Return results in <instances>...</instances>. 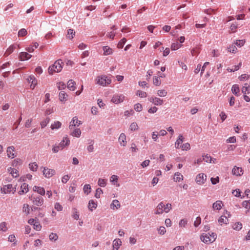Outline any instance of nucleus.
<instances>
[{
    "mask_svg": "<svg viewBox=\"0 0 250 250\" xmlns=\"http://www.w3.org/2000/svg\"><path fill=\"white\" fill-rule=\"evenodd\" d=\"M70 144V140L67 136L64 137L61 142L59 144H56L52 146V151L56 153L60 150H62L64 147Z\"/></svg>",
    "mask_w": 250,
    "mask_h": 250,
    "instance_id": "nucleus-1",
    "label": "nucleus"
},
{
    "mask_svg": "<svg viewBox=\"0 0 250 250\" xmlns=\"http://www.w3.org/2000/svg\"><path fill=\"white\" fill-rule=\"evenodd\" d=\"M171 204L169 203H165L163 202L160 203L156 207L154 214H162L164 212L168 213L171 209Z\"/></svg>",
    "mask_w": 250,
    "mask_h": 250,
    "instance_id": "nucleus-2",
    "label": "nucleus"
},
{
    "mask_svg": "<svg viewBox=\"0 0 250 250\" xmlns=\"http://www.w3.org/2000/svg\"><path fill=\"white\" fill-rule=\"evenodd\" d=\"M63 65V63L61 60H58L52 65L48 68V73L49 75H53L55 73L60 72Z\"/></svg>",
    "mask_w": 250,
    "mask_h": 250,
    "instance_id": "nucleus-3",
    "label": "nucleus"
},
{
    "mask_svg": "<svg viewBox=\"0 0 250 250\" xmlns=\"http://www.w3.org/2000/svg\"><path fill=\"white\" fill-rule=\"evenodd\" d=\"M217 235L215 233H203L201 236V240L205 243L209 244L213 243L216 240Z\"/></svg>",
    "mask_w": 250,
    "mask_h": 250,
    "instance_id": "nucleus-4",
    "label": "nucleus"
},
{
    "mask_svg": "<svg viewBox=\"0 0 250 250\" xmlns=\"http://www.w3.org/2000/svg\"><path fill=\"white\" fill-rule=\"evenodd\" d=\"M95 82L99 85L105 86L111 83V80L105 75H101L96 77Z\"/></svg>",
    "mask_w": 250,
    "mask_h": 250,
    "instance_id": "nucleus-5",
    "label": "nucleus"
},
{
    "mask_svg": "<svg viewBox=\"0 0 250 250\" xmlns=\"http://www.w3.org/2000/svg\"><path fill=\"white\" fill-rule=\"evenodd\" d=\"M125 96L122 94H116L112 97L111 101L115 104H119L123 102L125 100Z\"/></svg>",
    "mask_w": 250,
    "mask_h": 250,
    "instance_id": "nucleus-6",
    "label": "nucleus"
},
{
    "mask_svg": "<svg viewBox=\"0 0 250 250\" xmlns=\"http://www.w3.org/2000/svg\"><path fill=\"white\" fill-rule=\"evenodd\" d=\"M82 124V122L79 120L76 116L74 117L69 124V128L71 130L73 129L75 127H78Z\"/></svg>",
    "mask_w": 250,
    "mask_h": 250,
    "instance_id": "nucleus-7",
    "label": "nucleus"
},
{
    "mask_svg": "<svg viewBox=\"0 0 250 250\" xmlns=\"http://www.w3.org/2000/svg\"><path fill=\"white\" fill-rule=\"evenodd\" d=\"M207 179V175L206 174H205L204 173H201L198 174L196 176V178H195V181H196V182L198 185H203L206 182Z\"/></svg>",
    "mask_w": 250,
    "mask_h": 250,
    "instance_id": "nucleus-8",
    "label": "nucleus"
},
{
    "mask_svg": "<svg viewBox=\"0 0 250 250\" xmlns=\"http://www.w3.org/2000/svg\"><path fill=\"white\" fill-rule=\"evenodd\" d=\"M13 190V193H14L16 191V188H13L12 184L5 185L1 188V192L4 194L10 193Z\"/></svg>",
    "mask_w": 250,
    "mask_h": 250,
    "instance_id": "nucleus-9",
    "label": "nucleus"
},
{
    "mask_svg": "<svg viewBox=\"0 0 250 250\" xmlns=\"http://www.w3.org/2000/svg\"><path fill=\"white\" fill-rule=\"evenodd\" d=\"M43 175L46 178H49L55 174V170L48 167H43L42 171Z\"/></svg>",
    "mask_w": 250,
    "mask_h": 250,
    "instance_id": "nucleus-10",
    "label": "nucleus"
},
{
    "mask_svg": "<svg viewBox=\"0 0 250 250\" xmlns=\"http://www.w3.org/2000/svg\"><path fill=\"white\" fill-rule=\"evenodd\" d=\"M7 156L9 158L13 159L16 157L15 148L14 146H10L7 148Z\"/></svg>",
    "mask_w": 250,
    "mask_h": 250,
    "instance_id": "nucleus-11",
    "label": "nucleus"
},
{
    "mask_svg": "<svg viewBox=\"0 0 250 250\" xmlns=\"http://www.w3.org/2000/svg\"><path fill=\"white\" fill-rule=\"evenodd\" d=\"M27 81L30 83V88L34 89L37 85L38 81L34 75H30L27 79Z\"/></svg>",
    "mask_w": 250,
    "mask_h": 250,
    "instance_id": "nucleus-12",
    "label": "nucleus"
},
{
    "mask_svg": "<svg viewBox=\"0 0 250 250\" xmlns=\"http://www.w3.org/2000/svg\"><path fill=\"white\" fill-rule=\"evenodd\" d=\"M243 170L242 167L234 166L232 169V174L237 176H240L243 174Z\"/></svg>",
    "mask_w": 250,
    "mask_h": 250,
    "instance_id": "nucleus-13",
    "label": "nucleus"
},
{
    "mask_svg": "<svg viewBox=\"0 0 250 250\" xmlns=\"http://www.w3.org/2000/svg\"><path fill=\"white\" fill-rule=\"evenodd\" d=\"M32 202L33 204L38 206H41L43 205L44 200L41 196H36L33 197Z\"/></svg>",
    "mask_w": 250,
    "mask_h": 250,
    "instance_id": "nucleus-14",
    "label": "nucleus"
},
{
    "mask_svg": "<svg viewBox=\"0 0 250 250\" xmlns=\"http://www.w3.org/2000/svg\"><path fill=\"white\" fill-rule=\"evenodd\" d=\"M148 100L156 105H161L163 104L162 99L156 97H151L148 98Z\"/></svg>",
    "mask_w": 250,
    "mask_h": 250,
    "instance_id": "nucleus-15",
    "label": "nucleus"
},
{
    "mask_svg": "<svg viewBox=\"0 0 250 250\" xmlns=\"http://www.w3.org/2000/svg\"><path fill=\"white\" fill-rule=\"evenodd\" d=\"M32 57L31 54H29L27 52H22L20 53L19 55V59L21 61H24L25 60H28L30 59Z\"/></svg>",
    "mask_w": 250,
    "mask_h": 250,
    "instance_id": "nucleus-16",
    "label": "nucleus"
},
{
    "mask_svg": "<svg viewBox=\"0 0 250 250\" xmlns=\"http://www.w3.org/2000/svg\"><path fill=\"white\" fill-rule=\"evenodd\" d=\"M184 137L182 134H180L175 143V146L176 148H180L181 146L184 141Z\"/></svg>",
    "mask_w": 250,
    "mask_h": 250,
    "instance_id": "nucleus-17",
    "label": "nucleus"
},
{
    "mask_svg": "<svg viewBox=\"0 0 250 250\" xmlns=\"http://www.w3.org/2000/svg\"><path fill=\"white\" fill-rule=\"evenodd\" d=\"M29 191L28 185L26 183H23L21 186L20 190L19 191L18 193L20 195L26 193Z\"/></svg>",
    "mask_w": 250,
    "mask_h": 250,
    "instance_id": "nucleus-18",
    "label": "nucleus"
},
{
    "mask_svg": "<svg viewBox=\"0 0 250 250\" xmlns=\"http://www.w3.org/2000/svg\"><path fill=\"white\" fill-rule=\"evenodd\" d=\"M122 245V241L120 239H115L113 241V250H118Z\"/></svg>",
    "mask_w": 250,
    "mask_h": 250,
    "instance_id": "nucleus-19",
    "label": "nucleus"
},
{
    "mask_svg": "<svg viewBox=\"0 0 250 250\" xmlns=\"http://www.w3.org/2000/svg\"><path fill=\"white\" fill-rule=\"evenodd\" d=\"M33 191L37 192L41 195H44L45 193V189L43 188L38 187L37 186H35L33 187Z\"/></svg>",
    "mask_w": 250,
    "mask_h": 250,
    "instance_id": "nucleus-20",
    "label": "nucleus"
},
{
    "mask_svg": "<svg viewBox=\"0 0 250 250\" xmlns=\"http://www.w3.org/2000/svg\"><path fill=\"white\" fill-rule=\"evenodd\" d=\"M8 172L11 174V175L14 177V178H17L18 177H19V171L15 169V168H12V167H9L8 168V169H7Z\"/></svg>",
    "mask_w": 250,
    "mask_h": 250,
    "instance_id": "nucleus-21",
    "label": "nucleus"
},
{
    "mask_svg": "<svg viewBox=\"0 0 250 250\" xmlns=\"http://www.w3.org/2000/svg\"><path fill=\"white\" fill-rule=\"evenodd\" d=\"M223 206L221 201L218 200L212 205V208L214 210H220Z\"/></svg>",
    "mask_w": 250,
    "mask_h": 250,
    "instance_id": "nucleus-22",
    "label": "nucleus"
},
{
    "mask_svg": "<svg viewBox=\"0 0 250 250\" xmlns=\"http://www.w3.org/2000/svg\"><path fill=\"white\" fill-rule=\"evenodd\" d=\"M67 88L71 91L76 89V83L72 80H69L67 83Z\"/></svg>",
    "mask_w": 250,
    "mask_h": 250,
    "instance_id": "nucleus-23",
    "label": "nucleus"
},
{
    "mask_svg": "<svg viewBox=\"0 0 250 250\" xmlns=\"http://www.w3.org/2000/svg\"><path fill=\"white\" fill-rule=\"evenodd\" d=\"M121 207L120 202L117 200H113L110 205V208L113 210H115Z\"/></svg>",
    "mask_w": 250,
    "mask_h": 250,
    "instance_id": "nucleus-24",
    "label": "nucleus"
},
{
    "mask_svg": "<svg viewBox=\"0 0 250 250\" xmlns=\"http://www.w3.org/2000/svg\"><path fill=\"white\" fill-rule=\"evenodd\" d=\"M103 55L107 56L111 55L113 53V50L108 46H104L103 47Z\"/></svg>",
    "mask_w": 250,
    "mask_h": 250,
    "instance_id": "nucleus-25",
    "label": "nucleus"
},
{
    "mask_svg": "<svg viewBox=\"0 0 250 250\" xmlns=\"http://www.w3.org/2000/svg\"><path fill=\"white\" fill-rule=\"evenodd\" d=\"M119 141L122 146H125L126 144V136L124 133H121L119 137Z\"/></svg>",
    "mask_w": 250,
    "mask_h": 250,
    "instance_id": "nucleus-26",
    "label": "nucleus"
},
{
    "mask_svg": "<svg viewBox=\"0 0 250 250\" xmlns=\"http://www.w3.org/2000/svg\"><path fill=\"white\" fill-rule=\"evenodd\" d=\"M73 130L71 132L70 135L73 137L79 138L81 135V130L80 128H74Z\"/></svg>",
    "mask_w": 250,
    "mask_h": 250,
    "instance_id": "nucleus-27",
    "label": "nucleus"
},
{
    "mask_svg": "<svg viewBox=\"0 0 250 250\" xmlns=\"http://www.w3.org/2000/svg\"><path fill=\"white\" fill-rule=\"evenodd\" d=\"M183 179L184 177L180 172H177L175 173L173 177V180L174 182H180V181H183Z\"/></svg>",
    "mask_w": 250,
    "mask_h": 250,
    "instance_id": "nucleus-28",
    "label": "nucleus"
},
{
    "mask_svg": "<svg viewBox=\"0 0 250 250\" xmlns=\"http://www.w3.org/2000/svg\"><path fill=\"white\" fill-rule=\"evenodd\" d=\"M59 99L61 102H65L67 100L68 95L63 91H61L59 95Z\"/></svg>",
    "mask_w": 250,
    "mask_h": 250,
    "instance_id": "nucleus-29",
    "label": "nucleus"
},
{
    "mask_svg": "<svg viewBox=\"0 0 250 250\" xmlns=\"http://www.w3.org/2000/svg\"><path fill=\"white\" fill-rule=\"evenodd\" d=\"M97 207V204L96 202H94L92 200L89 201L88 208L90 211H93L94 209H96Z\"/></svg>",
    "mask_w": 250,
    "mask_h": 250,
    "instance_id": "nucleus-30",
    "label": "nucleus"
},
{
    "mask_svg": "<svg viewBox=\"0 0 250 250\" xmlns=\"http://www.w3.org/2000/svg\"><path fill=\"white\" fill-rule=\"evenodd\" d=\"M229 222V219L227 217L224 215H222L218 219L219 224L222 225L223 224H227Z\"/></svg>",
    "mask_w": 250,
    "mask_h": 250,
    "instance_id": "nucleus-31",
    "label": "nucleus"
},
{
    "mask_svg": "<svg viewBox=\"0 0 250 250\" xmlns=\"http://www.w3.org/2000/svg\"><path fill=\"white\" fill-rule=\"evenodd\" d=\"M62 126V123L59 121H55L51 125V128L52 130L60 128Z\"/></svg>",
    "mask_w": 250,
    "mask_h": 250,
    "instance_id": "nucleus-32",
    "label": "nucleus"
},
{
    "mask_svg": "<svg viewBox=\"0 0 250 250\" xmlns=\"http://www.w3.org/2000/svg\"><path fill=\"white\" fill-rule=\"evenodd\" d=\"M8 229L7 223L5 222H2L0 223V231L6 232Z\"/></svg>",
    "mask_w": 250,
    "mask_h": 250,
    "instance_id": "nucleus-33",
    "label": "nucleus"
},
{
    "mask_svg": "<svg viewBox=\"0 0 250 250\" xmlns=\"http://www.w3.org/2000/svg\"><path fill=\"white\" fill-rule=\"evenodd\" d=\"M231 91L234 94H235L236 96H238L240 92V89L238 85H233L231 88Z\"/></svg>",
    "mask_w": 250,
    "mask_h": 250,
    "instance_id": "nucleus-34",
    "label": "nucleus"
},
{
    "mask_svg": "<svg viewBox=\"0 0 250 250\" xmlns=\"http://www.w3.org/2000/svg\"><path fill=\"white\" fill-rule=\"evenodd\" d=\"M75 35V32L73 29H69L67 30V34L66 35L67 38L71 40Z\"/></svg>",
    "mask_w": 250,
    "mask_h": 250,
    "instance_id": "nucleus-35",
    "label": "nucleus"
},
{
    "mask_svg": "<svg viewBox=\"0 0 250 250\" xmlns=\"http://www.w3.org/2000/svg\"><path fill=\"white\" fill-rule=\"evenodd\" d=\"M238 50L235 44H232L228 48V51L232 53H236Z\"/></svg>",
    "mask_w": 250,
    "mask_h": 250,
    "instance_id": "nucleus-36",
    "label": "nucleus"
},
{
    "mask_svg": "<svg viewBox=\"0 0 250 250\" xmlns=\"http://www.w3.org/2000/svg\"><path fill=\"white\" fill-rule=\"evenodd\" d=\"M22 211L26 215H27L30 213V209L29 205L27 204H24L22 207Z\"/></svg>",
    "mask_w": 250,
    "mask_h": 250,
    "instance_id": "nucleus-37",
    "label": "nucleus"
},
{
    "mask_svg": "<svg viewBox=\"0 0 250 250\" xmlns=\"http://www.w3.org/2000/svg\"><path fill=\"white\" fill-rule=\"evenodd\" d=\"M29 167L31 170L36 171L38 168V165L36 162L31 163L29 165Z\"/></svg>",
    "mask_w": 250,
    "mask_h": 250,
    "instance_id": "nucleus-38",
    "label": "nucleus"
},
{
    "mask_svg": "<svg viewBox=\"0 0 250 250\" xmlns=\"http://www.w3.org/2000/svg\"><path fill=\"white\" fill-rule=\"evenodd\" d=\"M200 48L198 46H196L191 49V54L193 56H197L200 53Z\"/></svg>",
    "mask_w": 250,
    "mask_h": 250,
    "instance_id": "nucleus-39",
    "label": "nucleus"
},
{
    "mask_svg": "<svg viewBox=\"0 0 250 250\" xmlns=\"http://www.w3.org/2000/svg\"><path fill=\"white\" fill-rule=\"evenodd\" d=\"M15 49V47L13 45L10 46L6 50L4 55L6 57L9 56L11 53H12L14 50Z\"/></svg>",
    "mask_w": 250,
    "mask_h": 250,
    "instance_id": "nucleus-40",
    "label": "nucleus"
},
{
    "mask_svg": "<svg viewBox=\"0 0 250 250\" xmlns=\"http://www.w3.org/2000/svg\"><path fill=\"white\" fill-rule=\"evenodd\" d=\"M153 83L156 86H159L161 84V81L159 77L154 76L153 77Z\"/></svg>",
    "mask_w": 250,
    "mask_h": 250,
    "instance_id": "nucleus-41",
    "label": "nucleus"
},
{
    "mask_svg": "<svg viewBox=\"0 0 250 250\" xmlns=\"http://www.w3.org/2000/svg\"><path fill=\"white\" fill-rule=\"evenodd\" d=\"M32 175L31 174H27L25 176L21 177L20 178L19 181L20 182H24V181H25L26 180V179L31 180L32 179Z\"/></svg>",
    "mask_w": 250,
    "mask_h": 250,
    "instance_id": "nucleus-42",
    "label": "nucleus"
},
{
    "mask_svg": "<svg viewBox=\"0 0 250 250\" xmlns=\"http://www.w3.org/2000/svg\"><path fill=\"white\" fill-rule=\"evenodd\" d=\"M107 180L102 178H99L98 181V184L99 186L104 187L106 185Z\"/></svg>",
    "mask_w": 250,
    "mask_h": 250,
    "instance_id": "nucleus-43",
    "label": "nucleus"
},
{
    "mask_svg": "<svg viewBox=\"0 0 250 250\" xmlns=\"http://www.w3.org/2000/svg\"><path fill=\"white\" fill-rule=\"evenodd\" d=\"M136 94L137 96L141 98H146L147 96V94L146 92L141 90H137L136 91Z\"/></svg>",
    "mask_w": 250,
    "mask_h": 250,
    "instance_id": "nucleus-44",
    "label": "nucleus"
},
{
    "mask_svg": "<svg viewBox=\"0 0 250 250\" xmlns=\"http://www.w3.org/2000/svg\"><path fill=\"white\" fill-rule=\"evenodd\" d=\"M49 240L51 241H56L58 239V235L55 233H51L49 235Z\"/></svg>",
    "mask_w": 250,
    "mask_h": 250,
    "instance_id": "nucleus-45",
    "label": "nucleus"
},
{
    "mask_svg": "<svg viewBox=\"0 0 250 250\" xmlns=\"http://www.w3.org/2000/svg\"><path fill=\"white\" fill-rule=\"evenodd\" d=\"M83 192L87 195L91 192V186L89 184H86L83 187Z\"/></svg>",
    "mask_w": 250,
    "mask_h": 250,
    "instance_id": "nucleus-46",
    "label": "nucleus"
},
{
    "mask_svg": "<svg viewBox=\"0 0 250 250\" xmlns=\"http://www.w3.org/2000/svg\"><path fill=\"white\" fill-rule=\"evenodd\" d=\"M182 46L181 44H180L178 42H173L171 45V49L172 50H176L180 48Z\"/></svg>",
    "mask_w": 250,
    "mask_h": 250,
    "instance_id": "nucleus-47",
    "label": "nucleus"
},
{
    "mask_svg": "<svg viewBox=\"0 0 250 250\" xmlns=\"http://www.w3.org/2000/svg\"><path fill=\"white\" fill-rule=\"evenodd\" d=\"M245 43V41L244 40H236L234 42V44L237 45V46L241 47L243 46Z\"/></svg>",
    "mask_w": 250,
    "mask_h": 250,
    "instance_id": "nucleus-48",
    "label": "nucleus"
},
{
    "mask_svg": "<svg viewBox=\"0 0 250 250\" xmlns=\"http://www.w3.org/2000/svg\"><path fill=\"white\" fill-rule=\"evenodd\" d=\"M27 34V32L26 30L24 28L21 29L19 30L18 32V36L19 37H24Z\"/></svg>",
    "mask_w": 250,
    "mask_h": 250,
    "instance_id": "nucleus-49",
    "label": "nucleus"
},
{
    "mask_svg": "<svg viewBox=\"0 0 250 250\" xmlns=\"http://www.w3.org/2000/svg\"><path fill=\"white\" fill-rule=\"evenodd\" d=\"M8 241L11 242H14L13 244V246H15L16 245V239L14 235L11 234L8 236Z\"/></svg>",
    "mask_w": 250,
    "mask_h": 250,
    "instance_id": "nucleus-50",
    "label": "nucleus"
},
{
    "mask_svg": "<svg viewBox=\"0 0 250 250\" xmlns=\"http://www.w3.org/2000/svg\"><path fill=\"white\" fill-rule=\"evenodd\" d=\"M157 94L160 97H165L167 95V91L165 89L159 90Z\"/></svg>",
    "mask_w": 250,
    "mask_h": 250,
    "instance_id": "nucleus-51",
    "label": "nucleus"
},
{
    "mask_svg": "<svg viewBox=\"0 0 250 250\" xmlns=\"http://www.w3.org/2000/svg\"><path fill=\"white\" fill-rule=\"evenodd\" d=\"M183 150H188L190 149V145L189 143H187L183 144L181 146V148Z\"/></svg>",
    "mask_w": 250,
    "mask_h": 250,
    "instance_id": "nucleus-52",
    "label": "nucleus"
},
{
    "mask_svg": "<svg viewBox=\"0 0 250 250\" xmlns=\"http://www.w3.org/2000/svg\"><path fill=\"white\" fill-rule=\"evenodd\" d=\"M21 160L20 159H16L13 161L12 166L17 167L18 165H21Z\"/></svg>",
    "mask_w": 250,
    "mask_h": 250,
    "instance_id": "nucleus-53",
    "label": "nucleus"
},
{
    "mask_svg": "<svg viewBox=\"0 0 250 250\" xmlns=\"http://www.w3.org/2000/svg\"><path fill=\"white\" fill-rule=\"evenodd\" d=\"M139 128L138 125L136 123L133 122L130 125V129L132 131L137 130Z\"/></svg>",
    "mask_w": 250,
    "mask_h": 250,
    "instance_id": "nucleus-54",
    "label": "nucleus"
},
{
    "mask_svg": "<svg viewBox=\"0 0 250 250\" xmlns=\"http://www.w3.org/2000/svg\"><path fill=\"white\" fill-rule=\"evenodd\" d=\"M126 42V40L125 38L122 39L118 43L117 45V47L119 48H122L124 47V45L125 43Z\"/></svg>",
    "mask_w": 250,
    "mask_h": 250,
    "instance_id": "nucleus-55",
    "label": "nucleus"
},
{
    "mask_svg": "<svg viewBox=\"0 0 250 250\" xmlns=\"http://www.w3.org/2000/svg\"><path fill=\"white\" fill-rule=\"evenodd\" d=\"M73 213L72 217L76 220H78L79 218V213L76 208H73Z\"/></svg>",
    "mask_w": 250,
    "mask_h": 250,
    "instance_id": "nucleus-56",
    "label": "nucleus"
},
{
    "mask_svg": "<svg viewBox=\"0 0 250 250\" xmlns=\"http://www.w3.org/2000/svg\"><path fill=\"white\" fill-rule=\"evenodd\" d=\"M103 192L101 188H98L96 190L95 197L97 198H100V196L103 194Z\"/></svg>",
    "mask_w": 250,
    "mask_h": 250,
    "instance_id": "nucleus-57",
    "label": "nucleus"
},
{
    "mask_svg": "<svg viewBox=\"0 0 250 250\" xmlns=\"http://www.w3.org/2000/svg\"><path fill=\"white\" fill-rule=\"evenodd\" d=\"M49 120H50V119L49 118H46L44 120L41 122V125L42 128H43L45 127L49 123Z\"/></svg>",
    "mask_w": 250,
    "mask_h": 250,
    "instance_id": "nucleus-58",
    "label": "nucleus"
},
{
    "mask_svg": "<svg viewBox=\"0 0 250 250\" xmlns=\"http://www.w3.org/2000/svg\"><path fill=\"white\" fill-rule=\"evenodd\" d=\"M143 107L141 104L137 103L134 105V109L137 112H140L142 110Z\"/></svg>",
    "mask_w": 250,
    "mask_h": 250,
    "instance_id": "nucleus-59",
    "label": "nucleus"
},
{
    "mask_svg": "<svg viewBox=\"0 0 250 250\" xmlns=\"http://www.w3.org/2000/svg\"><path fill=\"white\" fill-rule=\"evenodd\" d=\"M33 228L36 230L39 231L42 229V226L38 222L36 221V222H35V224H34Z\"/></svg>",
    "mask_w": 250,
    "mask_h": 250,
    "instance_id": "nucleus-60",
    "label": "nucleus"
},
{
    "mask_svg": "<svg viewBox=\"0 0 250 250\" xmlns=\"http://www.w3.org/2000/svg\"><path fill=\"white\" fill-rule=\"evenodd\" d=\"M203 157V160L204 161L207 163H211V158L210 156L208 155H204Z\"/></svg>",
    "mask_w": 250,
    "mask_h": 250,
    "instance_id": "nucleus-61",
    "label": "nucleus"
},
{
    "mask_svg": "<svg viewBox=\"0 0 250 250\" xmlns=\"http://www.w3.org/2000/svg\"><path fill=\"white\" fill-rule=\"evenodd\" d=\"M249 78V76L247 74H242L239 77V79L241 81H244L247 80H248Z\"/></svg>",
    "mask_w": 250,
    "mask_h": 250,
    "instance_id": "nucleus-62",
    "label": "nucleus"
},
{
    "mask_svg": "<svg viewBox=\"0 0 250 250\" xmlns=\"http://www.w3.org/2000/svg\"><path fill=\"white\" fill-rule=\"evenodd\" d=\"M236 142V139L235 137L232 136L226 140V142L227 143H234Z\"/></svg>",
    "mask_w": 250,
    "mask_h": 250,
    "instance_id": "nucleus-63",
    "label": "nucleus"
},
{
    "mask_svg": "<svg viewBox=\"0 0 250 250\" xmlns=\"http://www.w3.org/2000/svg\"><path fill=\"white\" fill-rule=\"evenodd\" d=\"M242 206L243 207L250 209V200L249 201H245L242 203Z\"/></svg>",
    "mask_w": 250,
    "mask_h": 250,
    "instance_id": "nucleus-64",
    "label": "nucleus"
}]
</instances>
